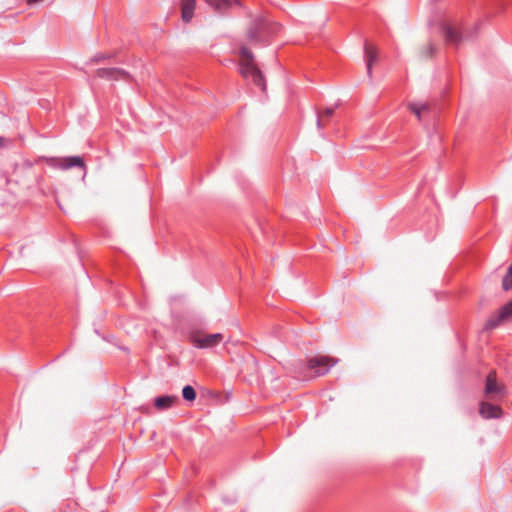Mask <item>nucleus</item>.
<instances>
[{
  "instance_id": "423d86ee",
  "label": "nucleus",
  "mask_w": 512,
  "mask_h": 512,
  "mask_svg": "<svg viewBox=\"0 0 512 512\" xmlns=\"http://www.w3.org/2000/svg\"><path fill=\"white\" fill-rule=\"evenodd\" d=\"M241 74L244 77H251L253 83L258 86L263 92L266 91V80L261 70L256 66L255 63L249 65H243L240 69Z\"/></svg>"
},
{
  "instance_id": "39448f33",
  "label": "nucleus",
  "mask_w": 512,
  "mask_h": 512,
  "mask_svg": "<svg viewBox=\"0 0 512 512\" xmlns=\"http://www.w3.org/2000/svg\"><path fill=\"white\" fill-rule=\"evenodd\" d=\"M223 334L214 333L198 337L195 333H190L189 341L199 349L213 348L219 345L223 340Z\"/></svg>"
},
{
  "instance_id": "ddd939ff",
  "label": "nucleus",
  "mask_w": 512,
  "mask_h": 512,
  "mask_svg": "<svg viewBox=\"0 0 512 512\" xmlns=\"http://www.w3.org/2000/svg\"><path fill=\"white\" fill-rule=\"evenodd\" d=\"M206 2L220 14H224L233 5H240L238 0H206Z\"/></svg>"
},
{
  "instance_id": "4be33fe9",
  "label": "nucleus",
  "mask_w": 512,
  "mask_h": 512,
  "mask_svg": "<svg viewBox=\"0 0 512 512\" xmlns=\"http://www.w3.org/2000/svg\"><path fill=\"white\" fill-rule=\"evenodd\" d=\"M2 140H3V139H2V138H0V146L2 145Z\"/></svg>"
},
{
  "instance_id": "f8f14e48",
  "label": "nucleus",
  "mask_w": 512,
  "mask_h": 512,
  "mask_svg": "<svg viewBox=\"0 0 512 512\" xmlns=\"http://www.w3.org/2000/svg\"><path fill=\"white\" fill-rule=\"evenodd\" d=\"M196 0H181V18L182 21L188 23L194 15Z\"/></svg>"
},
{
  "instance_id": "f257e3e1",
  "label": "nucleus",
  "mask_w": 512,
  "mask_h": 512,
  "mask_svg": "<svg viewBox=\"0 0 512 512\" xmlns=\"http://www.w3.org/2000/svg\"><path fill=\"white\" fill-rule=\"evenodd\" d=\"M281 30V25L272 19L264 16L254 18L248 28V40L254 45H269L272 38Z\"/></svg>"
},
{
  "instance_id": "4468645a",
  "label": "nucleus",
  "mask_w": 512,
  "mask_h": 512,
  "mask_svg": "<svg viewBox=\"0 0 512 512\" xmlns=\"http://www.w3.org/2000/svg\"><path fill=\"white\" fill-rule=\"evenodd\" d=\"M442 31L445 37L446 42L450 44H459L461 42V34L454 29L453 27L449 26L448 24L442 25Z\"/></svg>"
},
{
  "instance_id": "9b49d317",
  "label": "nucleus",
  "mask_w": 512,
  "mask_h": 512,
  "mask_svg": "<svg viewBox=\"0 0 512 512\" xmlns=\"http://www.w3.org/2000/svg\"><path fill=\"white\" fill-rule=\"evenodd\" d=\"M178 401L179 398L176 395H161L155 397L154 406L156 409L163 411L171 408Z\"/></svg>"
},
{
  "instance_id": "f3484780",
  "label": "nucleus",
  "mask_w": 512,
  "mask_h": 512,
  "mask_svg": "<svg viewBox=\"0 0 512 512\" xmlns=\"http://www.w3.org/2000/svg\"><path fill=\"white\" fill-rule=\"evenodd\" d=\"M182 397L187 402H194L197 397L196 390L191 385H185L182 388Z\"/></svg>"
},
{
  "instance_id": "6e6552de",
  "label": "nucleus",
  "mask_w": 512,
  "mask_h": 512,
  "mask_svg": "<svg viewBox=\"0 0 512 512\" xmlns=\"http://www.w3.org/2000/svg\"><path fill=\"white\" fill-rule=\"evenodd\" d=\"M485 395L491 398L495 396H504L505 387L498 384L496 373L494 371L489 372L485 380Z\"/></svg>"
},
{
  "instance_id": "2eb2a0df",
  "label": "nucleus",
  "mask_w": 512,
  "mask_h": 512,
  "mask_svg": "<svg viewBox=\"0 0 512 512\" xmlns=\"http://www.w3.org/2000/svg\"><path fill=\"white\" fill-rule=\"evenodd\" d=\"M239 55L244 60L241 63V67L243 65H249L250 63H254V54L252 53V51L248 47L241 46L240 49H239Z\"/></svg>"
},
{
  "instance_id": "aec40b11",
  "label": "nucleus",
  "mask_w": 512,
  "mask_h": 512,
  "mask_svg": "<svg viewBox=\"0 0 512 512\" xmlns=\"http://www.w3.org/2000/svg\"><path fill=\"white\" fill-rule=\"evenodd\" d=\"M111 58V54L109 53H97L95 54L91 59H90V62L91 63H99L101 61H104L106 59H110Z\"/></svg>"
},
{
  "instance_id": "0eeeda50",
  "label": "nucleus",
  "mask_w": 512,
  "mask_h": 512,
  "mask_svg": "<svg viewBox=\"0 0 512 512\" xmlns=\"http://www.w3.org/2000/svg\"><path fill=\"white\" fill-rule=\"evenodd\" d=\"M95 76L107 80H128L130 75L122 68H99L95 72Z\"/></svg>"
},
{
  "instance_id": "f03ea898",
  "label": "nucleus",
  "mask_w": 512,
  "mask_h": 512,
  "mask_svg": "<svg viewBox=\"0 0 512 512\" xmlns=\"http://www.w3.org/2000/svg\"><path fill=\"white\" fill-rule=\"evenodd\" d=\"M512 317V298L486 320L483 330L492 331Z\"/></svg>"
},
{
  "instance_id": "20e7f679",
  "label": "nucleus",
  "mask_w": 512,
  "mask_h": 512,
  "mask_svg": "<svg viewBox=\"0 0 512 512\" xmlns=\"http://www.w3.org/2000/svg\"><path fill=\"white\" fill-rule=\"evenodd\" d=\"M337 363V359L330 356H315L308 360L307 366L313 370L316 375L321 376L329 372V370Z\"/></svg>"
},
{
  "instance_id": "dca6fc26",
  "label": "nucleus",
  "mask_w": 512,
  "mask_h": 512,
  "mask_svg": "<svg viewBox=\"0 0 512 512\" xmlns=\"http://www.w3.org/2000/svg\"><path fill=\"white\" fill-rule=\"evenodd\" d=\"M409 109L417 116L418 120L421 121V114L429 110V105L427 103H410Z\"/></svg>"
},
{
  "instance_id": "a211bd4d",
  "label": "nucleus",
  "mask_w": 512,
  "mask_h": 512,
  "mask_svg": "<svg viewBox=\"0 0 512 512\" xmlns=\"http://www.w3.org/2000/svg\"><path fill=\"white\" fill-rule=\"evenodd\" d=\"M334 110H335V107H328V108L324 109L322 114H320V113L317 114V127H318V129H322L323 128V118H330V117H332L333 114H334Z\"/></svg>"
},
{
  "instance_id": "6ab92c4d",
  "label": "nucleus",
  "mask_w": 512,
  "mask_h": 512,
  "mask_svg": "<svg viewBox=\"0 0 512 512\" xmlns=\"http://www.w3.org/2000/svg\"><path fill=\"white\" fill-rule=\"evenodd\" d=\"M502 289L504 291L512 289V263L509 265L507 272L502 279Z\"/></svg>"
},
{
  "instance_id": "412c9836",
  "label": "nucleus",
  "mask_w": 512,
  "mask_h": 512,
  "mask_svg": "<svg viewBox=\"0 0 512 512\" xmlns=\"http://www.w3.org/2000/svg\"><path fill=\"white\" fill-rule=\"evenodd\" d=\"M434 51H435L434 45L430 43V44H428V46L426 47V49L423 51V54H424L426 57H431V56H433Z\"/></svg>"
},
{
  "instance_id": "1a4fd4ad",
  "label": "nucleus",
  "mask_w": 512,
  "mask_h": 512,
  "mask_svg": "<svg viewBox=\"0 0 512 512\" xmlns=\"http://www.w3.org/2000/svg\"><path fill=\"white\" fill-rule=\"evenodd\" d=\"M503 411L500 406L482 401L479 405V414L485 419L500 418Z\"/></svg>"
},
{
  "instance_id": "9d476101",
  "label": "nucleus",
  "mask_w": 512,
  "mask_h": 512,
  "mask_svg": "<svg viewBox=\"0 0 512 512\" xmlns=\"http://www.w3.org/2000/svg\"><path fill=\"white\" fill-rule=\"evenodd\" d=\"M364 57L366 61L367 74L369 78H372V66L373 63L377 60L378 53L377 49L368 41H365L364 44Z\"/></svg>"
},
{
  "instance_id": "7ed1b4c3",
  "label": "nucleus",
  "mask_w": 512,
  "mask_h": 512,
  "mask_svg": "<svg viewBox=\"0 0 512 512\" xmlns=\"http://www.w3.org/2000/svg\"><path fill=\"white\" fill-rule=\"evenodd\" d=\"M47 165L56 169L68 170L71 168H80L85 170V161L81 156L50 157L46 161Z\"/></svg>"
}]
</instances>
